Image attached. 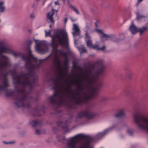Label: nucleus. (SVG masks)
Returning <instances> with one entry per match:
<instances>
[{
  "label": "nucleus",
  "mask_w": 148,
  "mask_h": 148,
  "mask_svg": "<svg viewBox=\"0 0 148 148\" xmlns=\"http://www.w3.org/2000/svg\"><path fill=\"white\" fill-rule=\"evenodd\" d=\"M57 64L58 65L57 68L59 70L60 72V76L61 77H63L64 76L65 74V73L63 72V70L64 69H64V68L63 69L62 68L60 65V63L59 64Z\"/></svg>",
  "instance_id": "nucleus-24"
},
{
  "label": "nucleus",
  "mask_w": 148,
  "mask_h": 148,
  "mask_svg": "<svg viewBox=\"0 0 148 148\" xmlns=\"http://www.w3.org/2000/svg\"><path fill=\"white\" fill-rule=\"evenodd\" d=\"M60 87H61V88H62L63 87V86H60Z\"/></svg>",
  "instance_id": "nucleus-56"
},
{
  "label": "nucleus",
  "mask_w": 148,
  "mask_h": 148,
  "mask_svg": "<svg viewBox=\"0 0 148 148\" xmlns=\"http://www.w3.org/2000/svg\"><path fill=\"white\" fill-rule=\"evenodd\" d=\"M74 42L75 43V42H76L75 40H74Z\"/></svg>",
  "instance_id": "nucleus-60"
},
{
  "label": "nucleus",
  "mask_w": 148,
  "mask_h": 148,
  "mask_svg": "<svg viewBox=\"0 0 148 148\" xmlns=\"http://www.w3.org/2000/svg\"><path fill=\"white\" fill-rule=\"evenodd\" d=\"M30 124L32 127L35 128L38 127H40L42 124V121L38 120H35L30 122Z\"/></svg>",
  "instance_id": "nucleus-18"
},
{
  "label": "nucleus",
  "mask_w": 148,
  "mask_h": 148,
  "mask_svg": "<svg viewBox=\"0 0 148 148\" xmlns=\"http://www.w3.org/2000/svg\"><path fill=\"white\" fill-rule=\"evenodd\" d=\"M45 31L46 36H49L51 38L53 37L54 36L51 34V30H49L48 32H47L46 30H45Z\"/></svg>",
  "instance_id": "nucleus-31"
},
{
  "label": "nucleus",
  "mask_w": 148,
  "mask_h": 148,
  "mask_svg": "<svg viewBox=\"0 0 148 148\" xmlns=\"http://www.w3.org/2000/svg\"><path fill=\"white\" fill-rule=\"evenodd\" d=\"M3 1L0 2V12H3L5 8V7L3 5Z\"/></svg>",
  "instance_id": "nucleus-32"
},
{
  "label": "nucleus",
  "mask_w": 148,
  "mask_h": 148,
  "mask_svg": "<svg viewBox=\"0 0 148 148\" xmlns=\"http://www.w3.org/2000/svg\"><path fill=\"white\" fill-rule=\"evenodd\" d=\"M69 59L68 58L65 59L64 61V64L65 65V67L64 69H66L67 71L68 70L67 66L68 64Z\"/></svg>",
  "instance_id": "nucleus-34"
},
{
  "label": "nucleus",
  "mask_w": 148,
  "mask_h": 148,
  "mask_svg": "<svg viewBox=\"0 0 148 148\" xmlns=\"http://www.w3.org/2000/svg\"><path fill=\"white\" fill-rule=\"evenodd\" d=\"M54 14V10L52 9V11L48 12L47 15V18L50 20V22L51 23H53L54 22L53 18V16Z\"/></svg>",
  "instance_id": "nucleus-22"
},
{
  "label": "nucleus",
  "mask_w": 148,
  "mask_h": 148,
  "mask_svg": "<svg viewBox=\"0 0 148 148\" xmlns=\"http://www.w3.org/2000/svg\"><path fill=\"white\" fill-rule=\"evenodd\" d=\"M68 121H66L64 122L60 121H59L57 122V125L58 126L61 127L62 129L66 132L69 131Z\"/></svg>",
  "instance_id": "nucleus-16"
},
{
  "label": "nucleus",
  "mask_w": 148,
  "mask_h": 148,
  "mask_svg": "<svg viewBox=\"0 0 148 148\" xmlns=\"http://www.w3.org/2000/svg\"><path fill=\"white\" fill-rule=\"evenodd\" d=\"M129 29L132 34H134L137 32H140V35H141L143 34L145 31L148 29V28L146 27H144L138 29L134 25L133 22L132 21L129 28Z\"/></svg>",
  "instance_id": "nucleus-11"
},
{
  "label": "nucleus",
  "mask_w": 148,
  "mask_h": 148,
  "mask_svg": "<svg viewBox=\"0 0 148 148\" xmlns=\"http://www.w3.org/2000/svg\"><path fill=\"white\" fill-rule=\"evenodd\" d=\"M136 19L137 20H139L142 17H145V16L143 15H140L138 12L136 13Z\"/></svg>",
  "instance_id": "nucleus-38"
},
{
  "label": "nucleus",
  "mask_w": 148,
  "mask_h": 148,
  "mask_svg": "<svg viewBox=\"0 0 148 148\" xmlns=\"http://www.w3.org/2000/svg\"><path fill=\"white\" fill-rule=\"evenodd\" d=\"M32 43V41L31 40H29L27 41V43L29 46H30Z\"/></svg>",
  "instance_id": "nucleus-44"
},
{
  "label": "nucleus",
  "mask_w": 148,
  "mask_h": 148,
  "mask_svg": "<svg viewBox=\"0 0 148 148\" xmlns=\"http://www.w3.org/2000/svg\"><path fill=\"white\" fill-rule=\"evenodd\" d=\"M51 55H50L48 57H47L45 60H46L48 58H49L51 56Z\"/></svg>",
  "instance_id": "nucleus-53"
},
{
  "label": "nucleus",
  "mask_w": 148,
  "mask_h": 148,
  "mask_svg": "<svg viewBox=\"0 0 148 148\" xmlns=\"http://www.w3.org/2000/svg\"><path fill=\"white\" fill-rule=\"evenodd\" d=\"M14 96V93L13 91L7 92L5 93V96L6 97H13Z\"/></svg>",
  "instance_id": "nucleus-28"
},
{
  "label": "nucleus",
  "mask_w": 148,
  "mask_h": 148,
  "mask_svg": "<svg viewBox=\"0 0 148 148\" xmlns=\"http://www.w3.org/2000/svg\"><path fill=\"white\" fill-rule=\"evenodd\" d=\"M34 4H33L32 5V7L33 8H34Z\"/></svg>",
  "instance_id": "nucleus-55"
},
{
  "label": "nucleus",
  "mask_w": 148,
  "mask_h": 148,
  "mask_svg": "<svg viewBox=\"0 0 148 148\" xmlns=\"http://www.w3.org/2000/svg\"><path fill=\"white\" fill-rule=\"evenodd\" d=\"M3 143L5 144H12L14 143V141H10L9 142H6L4 141H3Z\"/></svg>",
  "instance_id": "nucleus-43"
},
{
  "label": "nucleus",
  "mask_w": 148,
  "mask_h": 148,
  "mask_svg": "<svg viewBox=\"0 0 148 148\" xmlns=\"http://www.w3.org/2000/svg\"><path fill=\"white\" fill-rule=\"evenodd\" d=\"M110 130V128H109L105 130L103 132L98 133L96 135V138L98 139L101 138L105 135Z\"/></svg>",
  "instance_id": "nucleus-21"
},
{
  "label": "nucleus",
  "mask_w": 148,
  "mask_h": 148,
  "mask_svg": "<svg viewBox=\"0 0 148 148\" xmlns=\"http://www.w3.org/2000/svg\"><path fill=\"white\" fill-rule=\"evenodd\" d=\"M51 27H52V26H51V25H50V28H51Z\"/></svg>",
  "instance_id": "nucleus-58"
},
{
  "label": "nucleus",
  "mask_w": 148,
  "mask_h": 148,
  "mask_svg": "<svg viewBox=\"0 0 148 148\" xmlns=\"http://www.w3.org/2000/svg\"><path fill=\"white\" fill-rule=\"evenodd\" d=\"M28 32H29V33H30V32H31V30H28Z\"/></svg>",
  "instance_id": "nucleus-54"
},
{
  "label": "nucleus",
  "mask_w": 148,
  "mask_h": 148,
  "mask_svg": "<svg viewBox=\"0 0 148 148\" xmlns=\"http://www.w3.org/2000/svg\"><path fill=\"white\" fill-rule=\"evenodd\" d=\"M67 18H65L64 19V22L65 23H66V22H67Z\"/></svg>",
  "instance_id": "nucleus-50"
},
{
  "label": "nucleus",
  "mask_w": 148,
  "mask_h": 148,
  "mask_svg": "<svg viewBox=\"0 0 148 148\" xmlns=\"http://www.w3.org/2000/svg\"><path fill=\"white\" fill-rule=\"evenodd\" d=\"M55 4L56 5H59L58 2V1H56L55 2Z\"/></svg>",
  "instance_id": "nucleus-51"
},
{
  "label": "nucleus",
  "mask_w": 148,
  "mask_h": 148,
  "mask_svg": "<svg viewBox=\"0 0 148 148\" xmlns=\"http://www.w3.org/2000/svg\"><path fill=\"white\" fill-rule=\"evenodd\" d=\"M51 45L53 49L55 46V38H57L60 45L65 47L66 48L69 47V39L67 33L63 29H61L57 30V32L54 36L51 38Z\"/></svg>",
  "instance_id": "nucleus-6"
},
{
  "label": "nucleus",
  "mask_w": 148,
  "mask_h": 148,
  "mask_svg": "<svg viewBox=\"0 0 148 148\" xmlns=\"http://www.w3.org/2000/svg\"><path fill=\"white\" fill-rule=\"evenodd\" d=\"M10 52L11 51L4 47H1L0 48V55L3 58V60H0V70L3 71L6 69L8 67L11 66V64L9 61L8 57L2 54V52ZM8 75V73L6 72L3 75V81L2 82L3 84L0 86V90H4L6 89L9 86V84L7 77Z\"/></svg>",
  "instance_id": "nucleus-4"
},
{
  "label": "nucleus",
  "mask_w": 148,
  "mask_h": 148,
  "mask_svg": "<svg viewBox=\"0 0 148 148\" xmlns=\"http://www.w3.org/2000/svg\"><path fill=\"white\" fill-rule=\"evenodd\" d=\"M127 133L130 135H132L133 132V131L130 129H129L127 131Z\"/></svg>",
  "instance_id": "nucleus-42"
},
{
  "label": "nucleus",
  "mask_w": 148,
  "mask_h": 148,
  "mask_svg": "<svg viewBox=\"0 0 148 148\" xmlns=\"http://www.w3.org/2000/svg\"><path fill=\"white\" fill-rule=\"evenodd\" d=\"M70 82L72 84H76L78 89L79 90V91L77 92H72L71 93V94L74 97L77 96L78 97V99H81L80 98L81 95L80 92L81 91L83 90V88L81 84L78 81L71 80L70 81Z\"/></svg>",
  "instance_id": "nucleus-13"
},
{
  "label": "nucleus",
  "mask_w": 148,
  "mask_h": 148,
  "mask_svg": "<svg viewBox=\"0 0 148 148\" xmlns=\"http://www.w3.org/2000/svg\"><path fill=\"white\" fill-rule=\"evenodd\" d=\"M102 83L100 82L97 84L95 87H90L88 89L90 91V95H86L83 99H76L74 97H72V100L74 101L75 104L77 105H82L84 103H86L90 99L96 98L98 94L99 88L102 86Z\"/></svg>",
  "instance_id": "nucleus-5"
},
{
  "label": "nucleus",
  "mask_w": 148,
  "mask_h": 148,
  "mask_svg": "<svg viewBox=\"0 0 148 148\" xmlns=\"http://www.w3.org/2000/svg\"><path fill=\"white\" fill-rule=\"evenodd\" d=\"M70 7L72 8L73 10L77 14H79V12L77 8L74 6L72 5H70Z\"/></svg>",
  "instance_id": "nucleus-30"
},
{
  "label": "nucleus",
  "mask_w": 148,
  "mask_h": 148,
  "mask_svg": "<svg viewBox=\"0 0 148 148\" xmlns=\"http://www.w3.org/2000/svg\"><path fill=\"white\" fill-rule=\"evenodd\" d=\"M105 69H98L97 70L95 71L92 75V77H88L86 75L84 76L86 77V78L84 79V80L87 82L86 86L88 87H93V85L98 80L99 75H102L104 74V70Z\"/></svg>",
  "instance_id": "nucleus-8"
},
{
  "label": "nucleus",
  "mask_w": 148,
  "mask_h": 148,
  "mask_svg": "<svg viewBox=\"0 0 148 148\" xmlns=\"http://www.w3.org/2000/svg\"><path fill=\"white\" fill-rule=\"evenodd\" d=\"M134 121L140 129L145 130L148 133V119L138 112L134 115Z\"/></svg>",
  "instance_id": "nucleus-7"
},
{
  "label": "nucleus",
  "mask_w": 148,
  "mask_h": 148,
  "mask_svg": "<svg viewBox=\"0 0 148 148\" xmlns=\"http://www.w3.org/2000/svg\"><path fill=\"white\" fill-rule=\"evenodd\" d=\"M95 24L96 27H97V21L95 22Z\"/></svg>",
  "instance_id": "nucleus-52"
},
{
  "label": "nucleus",
  "mask_w": 148,
  "mask_h": 148,
  "mask_svg": "<svg viewBox=\"0 0 148 148\" xmlns=\"http://www.w3.org/2000/svg\"><path fill=\"white\" fill-rule=\"evenodd\" d=\"M61 94L58 91H55L54 94L51 96L49 98V101L50 103L52 104V103L51 102L50 98L51 97H52L53 99H54V97L58 98L60 96Z\"/></svg>",
  "instance_id": "nucleus-23"
},
{
  "label": "nucleus",
  "mask_w": 148,
  "mask_h": 148,
  "mask_svg": "<svg viewBox=\"0 0 148 148\" xmlns=\"http://www.w3.org/2000/svg\"><path fill=\"white\" fill-rule=\"evenodd\" d=\"M78 50L80 53H84L87 52L86 49L84 47H78Z\"/></svg>",
  "instance_id": "nucleus-35"
},
{
  "label": "nucleus",
  "mask_w": 148,
  "mask_h": 148,
  "mask_svg": "<svg viewBox=\"0 0 148 148\" xmlns=\"http://www.w3.org/2000/svg\"><path fill=\"white\" fill-rule=\"evenodd\" d=\"M131 74H129V76H130V77H131Z\"/></svg>",
  "instance_id": "nucleus-57"
},
{
  "label": "nucleus",
  "mask_w": 148,
  "mask_h": 148,
  "mask_svg": "<svg viewBox=\"0 0 148 148\" xmlns=\"http://www.w3.org/2000/svg\"><path fill=\"white\" fill-rule=\"evenodd\" d=\"M30 17L31 18H34V14H32L30 15Z\"/></svg>",
  "instance_id": "nucleus-47"
},
{
  "label": "nucleus",
  "mask_w": 148,
  "mask_h": 148,
  "mask_svg": "<svg viewBox=\"0 0 148 148\" xmlns=\"http://www.w3.org/2000/svg\"><path fill=\"white\" fill-rule=\"evenodd\" d=\"M73 32L72 33V35L74 37L77 35H79L80 30L78 26L76 24L73 25Z\"/></svg>",
  "instance_id": "nucleus-19"
},
{
  "label": "nucleus",
  "mask_w": 148,
  "mask_h": 148,
  "mask_svg": "<svg viewBox=\"0 0 148 148\" xmlns=\"http://www.w3.org/2000/svg\"><path fill=\"white\" fill-rule=\"evenodd\" d=\"M36 133L37 134H39L40 133V130H36L35 131Z\"/></svg>",
  "instance_id": "nucleus-45"
},
{
  "label": "nucleus",
  "mask_w": 148,
  "mask_h": 148,
  "mask_svg": "<svg viewBox=\"0 0 148 148\" xmlns=\"http://www.w3.org/2000/svg\"><path fill=\"white\" fill-rule=\"evenodd\" d=\"M35 113L33 114L34 116H40L41 115L40 113V110L38 108H36L34 109Z\"/></svg>",
  "instance_id": "nucleus-27"
},
{
  "label": "nucleus",
  "mask_w": 148,
  "mask_h": 148,
  "mask_svg": "<svg viewBox=\"0 0 148 148\" xmlns=\"http://www.w3.org/2000/svg\"><path fill=\"white\" fill-rule=\"evenodd\" d=\"M35 82V80L33 79L32 81H27L25 80L22 81L18 78H16L14 80V84H21L23 86V88L21 89H18L17 86L16 91L18 93L14 96V99L16 101L14 102L15 105L18 107H25L29 108L30 107V102L32 98L29 97V99L27 100L29 94L26 92L25 88L28 86L31 90L32 88L33 84Z\"/></svg>",
  "instance_id": "nucleus-1"
},
{
  "label": "nucleus",
  "mask_w": 148,
  "mask_h": 148,
  "mask_svg": "<svg viewBox=\"0 0 148 148\" xmlns=\"http://www.w3.org/2000/svg\"><path fill=\"white\" fill-rule=\"evenodd\" d=\"M95 30L98 33L102 35V36L101 37V39H102L103 38H106V40H107L110 38H114L115 37V36L114 35H109L107 34H104L103 32V31L100 29H95Z\"/></svg>",
  "instance_id": "nucleus-17"
},
{
  "label": "nucleus",
  "mask_w": 148,
  "mask_h": 148,
  "mask_svg": "<svg viewBox=\"0 0 148 148\" xmlns=\"http://www.w3.org/2000/svg\"><path fill=\"white\" fill-rule=\"evenodd\" d=\"M95 115V114L91 112L88 109H87L79 112L77 116V118L79 119L84 117L87 119H90Z\"/></svg>",
  "instance_id": "nucleus-9"
},
{
  "label": "nucleus",
  "mask_w": 148,
  "mask_h": 148,
  "mask_svg": "<svg viewBox=\"0 0 148 148\" xmlns=\"http://www.w3.org/2000/svg\"><path fill=\"white\" fill-rule=\"evenodd\" d=\"M56 51H58L57 49H56Z\"/></svg>",
  "instance_id": "nucleus-61"
},
{
  "label": "nucleus",
  "mask_w": 148,
  "mask_h": 148,
  "mask_svg": "<svg viewBox=\"0 0 148 148\" xmlns=\"http://www.w3.org/2000/svg\"><path fill=\"white\" fill-rule=\"evenodd\" d=\"M57 138L59 142L64 144L67 143L68 148H92L90 146L92 138L82 134L76 135L68 141L62 135L57 136Z\"/></svg>",
  "instance_id": "nucleus-2"
},
{
  "label": "nucleus",
  "mask_w": 148,
  "mask_h": 148,
  "mask_svg": "<svg viewBox=\"0 0 148 148\" xmlns=\"http://www.w3.org/2000/svg\"><path fill=\"white\" fill-rule=\"evenodd\" d=\"M73 67L74 68L76 69L80 70H82V68L80 66L77 65L75 62H73Z\"/></svg>",
  "instance_id": "nucleus-33"
},
{
  "label": "nucleus",
  "mask_w": 148,
  "mask_h": 148,
  "mask_svg": "<svg viewBox=\"0 0 148 148\" xmlns=\"http://www.w3.org/2000/svg\"><path fill=\"white\" fill-rule=\"evenodd\" d=\"M64 1H65L66 0H63Z\"/></svg>",
  "instance_id": "nucleus-62"
},
{
  "label": "nucleus",
  "mask_w": 148,
  "mask_h": 148,
  "mask_svg": "<svg viewBox=\"0 0 148 148\" xmlns=\"http://www.w3.org/2000/svg\"><path fill=\"white\" fill-rule=\"evenodd\" d=\"M108 99V98L107 97H101L100 101L102 102H103L105 101H106Z\"/></svg>",
  "instance_id": "nucleus-41"
},
{
  "label": "nucleus",
  "mask_w": 148,
  "mask_h": 148,
  "mask_svg": "<svg viewBox=\"0 0 148 148\" xmlns=\"http://www.w3.org/2000/svg\"><path fill=\"white\" fill-rule=\"evenodd\" d=\"M34 40L36 42L35 49L37 52L40 53H45L47 51V48L42 49L41 48L42 47H46V45L44 41H40L38 42V40Z\"/></svg>",
  "instance_id": "nucleus-10"
},
{
  "label": "nucleus",
  "mask_w": 148,
  "mask_h": 148,
  "mask_svg": "<svg viewBox=\"0 0 148 148\" xmlns=\"http://www.w3.org/2000/svg\"><path fill=\"white\" fill-rule=\"evenodd\" d=\"M58 98L60 99L59 101H58L57 99H53L52 97L50 98V101L52 103V105H54L56 106L55 109L59 108L63 104L64 102V97L62 94Z\"/></svg>",
  "instance_id": "nucleus-12"
},
{
  "label": "nucleus",
  "mask_w": 148,
  "mask_h": 148,
  "mask_svg": "<svg viewBox=\"0 0 148 148\" xmlns=\"http://www.w3.org/2000/svg\"><path fill=\"white\" fill-rule=\"evenodd\" d=\"M91 47H92L93 49H96L97 51H103L106 48V47L105 46H103L101 47H99L98 45H92Z\"/></svg>",
  "instance_id": "nucleus-25"
},
{
  "label": "nucleus",
  "mask_w": 148,
  "mask_h": 148,
  "mask_svg": "<svg viewBox=\"0 0 148 148\" xmlns=\"http://www.w3.org/2000/svg\"><path fill=\"white\" fill-rule=\"evenodd\" d=\"M69 0H67V3H69Z\"/></svg>",
  "instance_id": "nucleus-59"
},
{
  "label": "nucleus",
  "mask_w": 148,
  "mask_h": 148,
  "mask_svg": "<svg viewBox=\"0 0 148 148\" xmlns=\"http://www.w3.org/2000/svg\"><path fill=\"white\" fill-rule=\"evenodd\" d=\"M98 67V69H105V66L104 64V61L103 60H99L94 63L92 66L89 64L88 66V68H90L92 70H94L96 67Z\"/></svg>",
  "instance_id": "nucleus-14"
},
{
  "label": "nucleus",
  "mask_w": 148,
  "mask_h": 148,
  "mask_svg": "<svg viewBox=\"0 0 148 148\" xmlns=\"http://www.w3.org/2000/svg\"><path fill=\"white\" fill-rule=\"evenodd\" d=\"M59 84H57V85L56 84H54V86L53 87V89L55 91H58V87Z\"/></svg>",
  "instance_id": "nucleus-40"
},
{
  "label": "nucleus",
  "mask_w": 148,
  "mask_h": 148,
  "mask_svg": "<svg viewBox=\"0 0 148 148\" xmlns=\"http://www.w3.org/2000/svg\"><path fill=\"white\" fill-rule=\"evenodd\" d=\"M54 61L57 64H59L60 63V60L57 56L55 57Z\"/></svg>",
  "instance_id": "nucleus-39"
},
{
  "label": "nucleus",
  "mask_w": 148,
  "mask_h": 148,
  "mask_svg": "<svg viewBox=\"0 0 148 148\" xmlns=\"http://www.w3.org/2000/svg\"><path fill=\"white\" fill-rule=\"evenodd\" d=\"M14 56L19 57L22 58L25 62V66L28 70H31L34 73L33 71L36 69H38L43 60H38V58L34 57L32 54L30 50L28 51L27 56H24L20 52L13 53ZM34 73H33V75Z\"/></svg>",
  "instance_id": "nucleus-3"
},
{
  "label": "nucleus",
  "mask_w": 148,
  "mask_h": 148,
  "mask_svg": "<svg viewBox=\"0 0 148 148\" xmlns=\"http://www.w3.org/2000/svg\"><path fill=\"white\" fill-rule=\"evenodd\" d=\"M59 51H60V50H59ZM59 53L61 55L64 57L65 58V59H66V58H68V55L67 53V52H63L61 51H60Z\"/></svg>",
  "instance_id": "nucleus-36"
},
{
  "label": "nucleus",
  "mask_w": 148,
  "mask_h": 148,
  "mask_svg": "<svg viewBox=\"0 0 148 148\" xmlns=\"http://www.w3.org/2000/svg\"><path fill=\"white\" fill-rule=\"evenodd\" d=\"M85 40L87 47H91L92 46V42L90 40V37L87 32L85 33Z\"/></svg>",
  "instance_id": "nucleus-20"
},
{
  "label": "nucleus",
  "mask_w": 148,
  "mask_h": 148,
  "mask_svg": "<svg viewBox=\"0 0 148 148\" xmlns=\"http://www.w3.org/2000/svg\"><path fill=\"white\" fill-rule=\"evenodd\" d=\"M8 72L10 73V74H12L13 75H14L15 74L14 71H13L12 70L9 71Z\"/></svg>",
  "instance_id": "nucleus-46"
},
{
  "label": "nucleus",
  "mask_w": 148,
  "mask_h": 148,
  "mask_svg": "<svg viewBox=\"0 0 148 148\" xmlns=\"http://www.w3.org/2000/svg\"><path fill=\"white\" fill-rule=\"evenodd\" d=\"M64 90L67 92L69 93L70 91L73 92V90L71 89V86L70 84H69L66 88H64Z\"/></svg>",
  "instance_id": "nucleus-29"
},
{
  "label": "nucleus",
  "mask_w": 148,
  "mask_h": 148,
  "mask_svg": "<svg viewBox=\"0 0 148 148\" xmlns=\"http://www.w3.org/2000/svg\"><path fill=\"white\" fill-rule=\"evenodd\" d=\"M59 78L58 77L57 78H53L51 79V80L53 81L54 84H56V85L59 84Z\"/></svg>",
  "instance_id": "nucleus-37"
},
{
  "label": "nucleus",
  "mask_w": 148,
  "mask_h": 148,
  "mask_svg": "<svg viewBox=\"0 0 148 148\" xmlns=\"http://www.w3.org/2000/svg\"><path fill=\"white\" fill-rule=\"evenodd\" d=\"M119 39H116L115 40H114V41L115 42H118L119 41Z\"/></svg>",
  "instance_id": "nucleus-49"
},
{
  "label": "nucleus",
  "mask_w": 148,
  "mask_h": 148,
  "mask_svg": "<svg viewBox=\"0 0 148 148\" xmlns=\"http://www.w3.org/2000/svg\"><path fill=\"white\" fill-rule=\"evenodd\" d=\"M125 110H120L118 113L115 114V116L116 118L120 117L124 114Z\"/></svg>",
  "instance_id": "nucleus-26"
},
{
  "label": "nucleus",
  "mask_w": 148,
  "mask_h": 148,
  "mask_svg": "<svg viewBox=\"0 0 148 148\" xmlns=\"http://www.w3.org/2000/svg\"><path fill=\"white\" fill-rule=\"evenodd\" d=\"M27 73L23 74L21 73L17 75V78H19L21 77H23L24 79V80L27 81H31V79L32 78L33 76V73L31 70H28Z\"/></svg>",
  "instance_id": "nucleus-15"
},
{
  "label": "nucleus",
  "mask_w": 148,
  "mask_h": 148,
  "mask_svg": "<svg viewBox=\"0 0 148 148\" xmlns=\"http://www.w3.org/2000/svg\"><path fill=\"white\" fill-rule=\"evenodd\" d=\"M86 72L88 73V74H90L91 73V71H89L88 70H86Z\"/></svg>",
  "instance_id": "nucleus-48"
}]
</instances>
